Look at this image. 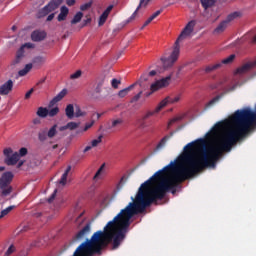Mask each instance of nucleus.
<instances>
[{
	"label": "nucleus",
	"instance_id": "f257e3e1",
	"mask_svg": "<svg viewBox=\"0 0 256 256\" xmlns=\"http://www.w3.org/2000/svg\"><path fill=\"white\" fill-rule=\"evenodd\" d=\"M255 125L256 112L251 108H243L236 110L229 120L220 121L214 125L211 131L216 135V141L213 145L207 148L203 138L188 143L180 156L140 185L135 198L131 197L132 202L109 221L104 230L94 233L101 244L107 247L112 243V249H119L129 233L131 219L135 215L145 213V209L151 207L155 201L165 199L169 191L175 195L177 187L183 181L195 177L207 167H215L223 153H229L233 145H237Z\"/></svg>",
	"mask_w": 256,
	"mask_h": 256
},
{
	"label": "nucleus",
	"instance_id": "f03ea898",
	"mask_svg": "<svg viewBox=\"0 0 256 256\" xmlns=\"http://www.w3.org/2000/svg\"><path fill=\"white\" fill-rule=\"evenodd\" d=\"M195 25H196L195 20H191L190 22H188L185 28L183 29V31L181 32V34L179 35V37L177 38L171 55L168 58H165V57L161 58L164 69H169V67H173L175 62L179 59V52H180L179 41H183L184 37H189V35L193 33V29H195Z\"/></svg>",
	"mask_w": 256,
	"mask_h": 256
},
{
	"label": "nucleus",
	"instance_id": "7ed1b4c3",
	"mask_svg": "<svg viewBox=\"0 0 256 256\" xmlns=\"http://www.w3.org/2000/svg\"><path fill=\"white\" fill-rule=\"evenodd\" d=\"M13 172H4L0 178V189L3 197H7L13 193V187L11 183H13Z\"/></svg>",
	"mask_w": 256,
	"mask_h": 256
},
{
	"label": "nucleus",
	"instance_id": "20e7f679",
	"mask_svg": "<svg viewBox=\"0 0 256 256\" xmlns=\"http://www.w3.org/2000/svg\"><path fill=\"white\" fill-rule=\"evenodd\" d=\"M63 4V0H51L46 6L38 11V18L42 19V17H47L49 13H53V11H57L59 6Z\"/></svg>",
	"mask_w": 256,
	"mask_h": 256
},
{
	"label": "nucleus",
	"instance_id": "39448f33",
	"mask_svg": "<svg viewBox=\"0 0 256 256\" xmlns=\"http://www.w3.org/2000/svg\"><path fill=\"white\" fill-rule=\"evenodd\" d=\"M5 159H4V163L8 166L11 165H17V163H19V153L15 152L13 153V149L11 148H5L3 150Z\"/></svg>",
	"mask_w": 256,
	"mask_h": 256
},
{
	"label": "nucleus",
	"instance_id": "423d86ee",
	"mask_svg": "<svg viewBox=\"0 0 256 256\" xmlns=\"http://www.w3.org/2000/svg\"><path fill=\"white\" fill-rule=\"evenodd\" d=\"M171 82V76H167L166 78H162L161 80L156 81L155 83L151 84L150 89L152 93L155 91H159L162 87H167Z\"/></svg>",
	"mask_w": 256,
	"mask_h": 256
},
{
	"label": "nucleus",
	"instance_id": "0eeeda50",
	"mask_svg": "<svg viewBox=\"0 0 256 256\" xmlns=\"http://www.w3.org/2000/svg\"><path fill=\"white\" fill-rule=\"evenodd\" d=\"M180 100H181V95H177L175 97L168 96L158 104V106L156 107V111H161V109H163V107H167L169 103L170 104L179 103Z\"/></svg>",
	"mask_w": 256,
	"mask_h": 256
},
{
	"label": "nucleus",
	"instance_id": "6e6552de",
	"mask_svg": "<svg viewBox=\"0 0 256 256\" xmlns=\"http://www.w3.org/2000/svg\"><path fill=\"white\" fill-rule=\"evenodd\" d=\"M90 233H91V224L88 223L75 235V240L83 241V239H86V237L89 236Z\"/></svg>",
	"mask_w": 256,
	"mask_h": 256
},
{
	"label": "nucleus",
	"instance_id": "1a4fd4ad",
	"mask_svg": "<svg viewBox=\"0 0 256 256\" xmlns=\"http://www.w3.org/2000/svg\"><path fill=\"white\" fill-rule=\"evenodd\" d=\"M13 80L9 79L0 86V95H9L13 91Z\"/></svg>",
	"mask_w": 256,
	"mask_h": 256
},
{
	"label": "nucleus",
	"instance_id": "9d476101",
	"mask_svg": "<svg viewBox=\"0 0 256 256\" xmlns=\"http://www.w3.org/2000/svg\"><path fill=\"white\" fill-rule=\"evenodd\" d=\"M47 38L46 31L35 30L31 34L32 41L39 43L40 41H44Z\"/></svg>",
	"mask_w": 256,
	"mask_h": 256
},
{
	"label": "nucleus",
	"instance_id": "9b49d317",
	"mask_svg": "<svg viewBox=\"0 0 256 256\" xmlns=\"http://www.w3.org/2000/svg\"><path fill=\"white\" fill-rule=\"evenodd\" d=\"M66 95L67 89L64 88L49 102V107H54L55 105H57V103H59V101H62Z\"/></svg>",
	"mask_w": 256,
	"mask_h": 256
},
{
	"label": "nucleus",
	"instance_id": "f8f14e48",
	"mask_svg": "<svg viewBox=\"0 0 256 256\" xmlns=\"http://www.w3.org/2000/svg\"><path fill=\"white\" fill-rule=\"evenodd\" d=\"M151 0H140V3L134 13L128 18L127 23H131V21H135V17H137V13L141 7H147Z\"/></svg>",
	"mask_w": 256,
	"mask_h": 256
},
{
	"label": "nucleus",
	"instance_id": "ddd939ff",
	"mask_svg": "<svg viewBox=\"0 0 256 256\" xmlns=\"http://www.w3.org/2000/svg\"><path fill=\"white\" fill-rule=\"evenodd\" d=\"M68 15H69V8H67V6H62L60 8V13L57 17V21H59L60 23L61 21H65Z\"/></svg>",
	"mask_w": 256,
	"mask_h": 256
},
{
	"label": "nucleus",
	"instance_id": "4468645a",
	"mask_svg": "<svg viewBox=\"0 0 256 256\" xmlns=\"http://www.w3.org/2000/svg\"><path fill=\"white\" fill-rule=\"evenodd\" d=\"M79 125L80 123H77V122H68L67 125L61 126L59 128V131H67V129H69L70 131H75V129H77Z\"/></svg>",
	"mask_w": 256,
	"mask_h": 256
},
{
	"label": "nucleus",
	"instance_id": "2eb2a0df",
	"mask_svg": "<svg viewBox=\"0 0 256 256\" xmlns=\"http://www.w3.org/2000/svg\"><path fill=\"white\" fill-rule=\"evenodd\" d=\"M135 85H137V83L131 84L127 88L120 90L118 92V97H120L121 99H123V97H127V95H129V92L135 88Z\"/></svg>",
	"mask_w": 256,
	"mask_h": 256
},
{
	"label": "nucleus",
	"instance_id": "dca6fc26",
	"mask_svg": "<svg viewBox=\"0 0 256 256\" xmlns=\"http://www.w3.org/2000/svg\"><path fill=\"white\" fill-rule=\"evenodd\" d=\"M123 123V119L122 118H118V119H113L111 121V124L108 123L106 129L107 131H111V129H115L116 127H120V125Z\"/></svg>",
	"mask_w": 256,
	"mask_h": 256
},
{
	"label": "nucleus",
	"instance_id": "f3484780",
	"mask_svg": "<svg viewBox=\"0 0 256 256\" xmlns=\"http://www.w3.org/2000/svg\"><path fill=\"white\" fill-rule=\"evenodd\" d=\"M69 173H71V166H67L65 172L62 174L61 179L59 180V184L63 187L67 185V177H69Z\"/></svg>",
	"mask_w": 256,
	"mask_h": 256
},
{
	"label": "nucleus",
	"instance_id": "a211bd4d",
	"mask_svg": "<svg viewBox=\"0 0 256 256\" xmlns=\"http://www.w3.org/2000/svg\"><path fill=\"white\" fill-rule=\"evenodd\" d=\"M229 26V24L223 20L222 22H220V24L215 28L214 30V34L215 35H220V33H223L225 31V29H227V27Z\"/></svg>",
	"mask_w": 256,
	"mask_h": 256
},
{
	"label": "nucleus",
	"instance_id": "6ab92c4d",
	"mask_svg": "<svg viewBox=\"0 0 256 256\" xmlns=\"http://www.w3.org/2000/svg\"><path fill=\"white\" fill-rule=\"evenodd\" d=\"M200 3L205 11L207 9H211V7H215L217 0H200Z\"/></svg>",
	"mask_w": 256,
	"mask_h": 256
},
{
	"label": "nucleus",
	"instance_id": "aec40b11",
	"mask_svg": "<svg viewBox=\"0 0 256 256\" xmlns=\"http://www.w3.org/2000/svg\"><path fill=\"white\" fill-rule=\"evenodd\" d=\"M161 13H163V10H157L154 14H152L143 24V26L141 27V29H143L144 27H147V25H149L152 21H154V19H157V17H159L161 15Z\"/></svg>",
	"mask_w": 256,
	"mask_h": 256
},
{
	"label": "nucleus",
	"instance_id": "412c9836",
	"mask_svg": "<svg viewBox=\"0 0 256 256\" xmlns=\"http://www.w3.org/2000/svg\"><path fill=\"white\" fill-rule=\"evenodd\" d=\"M65 113L68 119H73L75 117V108L73 107V104H68L66 106Z\"/></svg>",
	"mask_w": 256,
	"mask_h": 256
},
{
	"label": "nucleus",
	"instance_id": "4be33fe9",
	"mask_svg": "<svg viewBox=\"0 0 256 256\" xmlns=\"http://www.w3.org/2000/svg\"><path fill=\"white\" fill-rule=\"evenodd\" d=\"M25 57V49L21 46L18 51L16 52V58L14 60V63H21V59Z\"/></svg>",
	"mask_w": 256,
	"mask_h": 256
},
{
	"label": "nucleus",
	"instance_id": "5701e85b",
	"mask_svg": "<svg viewBox=\"0 0 256 256\" xmlns=\"http://www.w3.org/2000/svg\"><path fill=\"white\" fill-rule=\"evenodd\" d=\"M171 137H173V133L167 136H164L160 142L157 144L156 146V151H159L160 149H163V147H165V143H167V141H169V139H171Z\"/></svg>",
	"mask_w": 256,
	"mask_h": 256
},
{
	"label": "nucleus",
	"instance_id": "b1692460",
	"mask_svg": "<svg viewBox=\"0 0 256 256\" xmlns=\"http://www.w3.org/2000/svg\"><path fill=\"white\" fill-rule=\"evenodd\" d=\"M221 99H223V94L215 96L212 100H210L206 104V109H210V107H213V105H217V103H219V101H221Z\"/></svg>",
	"mask_w": 256,
	"mask_h": 256
},
{
	"label": "nucleus",
	"instance_id": "393cba45",
	"mask_svg": "<svg viewBox=\"0 0 256 256\" xmlns=\"http://www.w3.org/2000/svg\"><path fill=\"white\" fill-rule=\"evenodd\" d=\"M31 69H33V64L31 63L26 64L22 70L18 71L19 77H25V75H27V73H29Z\"/></svg>",
	"mask_w": 256,
	"mask_h": 256
},
{
	"label": "nucleus",
	"instance_id": "a878e982",
	"mask_svg": "<svg viewBox=\"0 0 256 256\" xmlns=\"http://www.w3.org/2000/svg\"><path fill=\"white\" fill-rule=\"evenodd\" d=\"M36 115H38V117H41L42 119H45V117L49 115V110L44 107H39L36 112Z\"/></svg>",
	"mask_w": 256,
	"mask_h": 256
},
{
	"label": "nucleus",
	"instance_id": "bb28decb",
	"mask_svg": "<svg viewBox=\"0 0 256 256\" xmlns=\"http://www.w3.org/2000/svg\"><path fill=\"white\" fill-rule=\"evenodd\" d=\"M217 69H221V63H216L213 65L206 66L204 71L205 73H212V71H217Z\"/></svg>",
	"mask_w": 256,
	"mask_h": 256
},
{
	"label": "nucleus",
	"instance_id": "cd10ccee",
	"mask_svg": "<svg viewBox=\"0 0 256 256\" xmlns=\"http://www.w3.org/2000/svg\"><path fill=\"white\" fill-rule=\"evenodd\" d=\"M235 54H231L230 56H228L227 58L223 59L221 62V67H223V65H231V63H233V61H235Z\"/></svg>",
	"mask_w": 256,
	"mask_h": 256
},
{
	"label": "nucleus",
	"instance_id": "c85d7f7f",
	"mask_svg": "<svg viewBox=\"0 0 256 256\" xmlns=\"http://www.w3.org/2000/svg\"><path fill=\"white\" fill-rule=\"evenodd\" d=\"M83 19V12H77L71 20V25H77Z\"/></svg>",
	"mask_w": 256,
	"mask_h": 256
},
{
	"label": "nucleus",
	"instance_id": "c756f323",
	"mask_svg": "<svg viewBox=\"0 0 256 256\" xmlns=\"http://www.w3.org/2000/svg\"><path fill=\"white\" fill-rule=\"evenodd\" d=\"M237 17H239V12H233L229 14L224 21L229 25V23H231V21H234V19H237Z\"/></svg>",
	"mask_w": 256,
	"mask_h": 256
},
{
	"label": "nucleus",
	"instance_id": "7c9ffc66",
	"mask_svg": "<svg viewBox=\"0 0 256 256\" xmlns=\"http://www.w3.org/2000/svg\"><path fill=\"white\" fill-rule=\"evenodd\" d=\"M49 139H53L57 135V124H54L47 132Z\"/></svg>",
	"mask_w": 256,
	"mask_h": 256
},
{
	"label": "nucleus",
	"instance_id": "2f4dec72",
	"mask_svg": "<svg viewBox=\"0 0 256 256\" xmlns=\"http://www.w3.org/2000/svg\"><path fill=\"white\" fill-rule=\"evenodd\" d=\"M45 61H47V58L43 57V56H36L33 59V63L35 65H43V63H45Z\"/></svg>",
	"mask_w": 256,
	"mask_h": 256
},
{
	"label": "nucleus",
	"instance_id": "473e14b6",
	"mask_svg": "<svg viewBox=\"0 0 256 256\" xmlns=\"http://www.w3.org/2000/svg\"><path fill=\"white\" fill-rule=\"evenodd\" d=\"M47 137H48L47 129L41 130V131L38 133V139H39V141H41V142L47 141Z\"/></svg>",
	"mask_w": 256,
	"mask_h": 256
},
{
	"label": "nucleus",
	"instance_id": "72a5a7b5",
	"mask_svg": "<svg viewBox=\"0 0 256 256\" xmlns=\"http://www.w3.org/2000/svg\"><path fill=\"white\" fill-rule=\"evenodd\" d=\"M103 83H105L104 79H100L96 82V87H95V93H101V89H103Z\"/></svg>",
	"mask_w": 256,
	"mask_h": 256
},
{
	"label": "nucleus",
	"instance_id": "f704fd0d",
	"mask_svg": "<svg viewBox=\"0 0 256 256\" xmlns=\"http://www.w3.org/2000/svg\"><path fill=\"white\" fill-rule=\"evenodd\" d=\"M104 169H105V163L102 164V165L100 166V168L97 170L96 174H95L94 177H93V180H94V181H97V179H100L101 173H103Z\"/></svg>",
	"mask_w": 256,
	"mask_h": 256
},
{
	"label": "nucleus",
	"instance_id": "c9c22d12",
	"mask_svg": "<svg viewBox=\"0 0 256 256\" xmlns=\"http://www.w3.org/2000/svg\"><path fill=\"white\" fill-rule=\"evenodd\" d=\"M12 209H15V206H9V207L5 208L4 210H2L1 214H0V219H3V217H5L6 215H9V213H11Z\"/></svg>",
	"mask_w": 256,
	"mask_h": 256
},
{
	"label": "nucleus",
	"instance_id": "e433bc0d",
	"mask_svg": "<svg viewBox=\"0 0 256 256\" xmlns=\"http://www.w3.org/2000/svg\"><path fill=\"white\" fill-rule=\"evenodd\" d=\"M59 113V107H54L48 110V117H55Z\"/></svg>",
	"mask_w": 256,
	"mask_h": 256
},
{
	"label": "nucleus",
	"instance_id": "4c0bfd02",
	"mask_svg": "<svg viewBox=\"0 0 256 256\" xmlns=\"http://www.w3.org/2000/svg\"><path fill=\"white\" fill-rule=\"evenodd\" d=\"M101 141H103V135L98 136L97 139H94L91 141V146L92 147H97L99 145V143H101Z\"/></svg>",
	"mask_w": 256,
	"mask_h": 256
},
{
	"label": "nucleus",
	"instance_id": "58836bf2",
	"mask_svg": "<svg viewBox=\"0 0 256 256\" xmlns=\"http://www.w3.org/2000/svg\"><path fill=\"white\" fill-rule=\"evenodd\" d=\"M107 16L106 14H101L100 18H99V22H98V25L99 27H102V25H105V22L107 21Z\"/></svg>",
	"mask_w": 256,
	"mask_h": 256
},
{
	"label": "nucleus",
	"instance_id": "ea45409f",
	"mask_svg": "<svg viewBox=\"0 0 256 256\" xmlns=\"http://www.w3.org/2000/svg\"><path fill=\"white\" fill-rule=\"evenodd\" d=\"M139 129H145L147 127V123L144 118H140L137 120Z\"/></svg>",
	"mask_w": 256,
	"mask_h": 256
},
{
	"label": "nucleus",
	"instance_id": "a19ab883",
	"mask_svg": "<svg viewBox=\"0 0 256 256\" xmlns=\"http://www.w3.org/2000/svg\"><path fill=\"white\" fill-rule=\"evenodd\" d=\"M155 113H159V111H157V108L154 111H150L147 112L142 119H144L145 121H147V119H149V117H153V115H155Z\"/></svg>",
	"mask_w": 256,
	"mask_h": 256
},
{
	"label": "nucleus",
	"instance_id": "79ce46f5",
	"mask_svg": "<svg viewBox=\"0 0 256 256\" xmlns=\"http://www.w3.org/2000/svg\"><path fill=\"white\" fill-rule=\"evenodd\" d=\"M155 113H159V111H157V108L154 111H150L147 112L142 119H144L145 121H147V119H149V117H153V115H155Z\"/></svg>",
	"mask_w": 256,
	"mask_h": 256
},
{
	"label": "nucleus",
	"instance_id": "37998d69",
	"mask_svg": "<svg viewBox=\"0 0 256 256\" xmlns=\"http://www.w3.org/2000/svg\"><path fill=\"white\" fill-rule=\"evenodd\" d=\"M142 95H143V91H140L138 94L132 97V99L130 100V103H137V101L141 99Z\"/></svg>",
	"mask_w": 256,
	"mask_h": 256
},
{
	"label": "nucleus",
	"instance_id": "c03bdc74",
	"mask_svg": "<svg viewBox=\"0 0 256 256\" xmlns=\"http://www.w3.org/2000/svg\"><path fill=\"white\" fill-rule=\"evenodd\" d=\"M111 85L113 89H119V85H121V81L114 78L111 81Z\"/></svg>",
	"mask_w": 256,
	"mask_h": 256
},
{
	"label": "nucleus",
	"instance_id": "a18cd8bd",
	"mask_svg": "<svg viewBox=\"0 0 256 256\" xmlns=\"http://www.w3.org/2000/svg\"><path fill=\"white\" fill-rule=\"evenodd\" d=\"M81 75H82L81 70H77L75 73L70 75V79H79V77H81Z\"/></svg>",
	"mask_w": 256,
	"mask_h": 256
},
{
	"label": "nucleus",
	"instance_id": "49530a36",
	"mask_svg": "<svg viewBox=\"0 0 256 256\" xmlns=\"http://www.w3.org/2000/svg\"><path fill=\"white\" fill-rule=\"evenodd\" d=\"M27 153H28L27 148H25V147L20 148L19 153H18L19 158L20 157H25V155H27Z\"/></svg>",
	"mask_w": 256,
	"mask_h": 256
},
{
	"label": "nucleus",
	"instance_id": "de8ad7c7",
	"mask_svg": "<svg viewBox=\"0 0 256 256\" xmlns=\"http://www.w3.org/2000/svg\"><path fill=\"white\" fill-rule=\"evenodd\" d=\"M12 253H15V246L14 245H10V247L7 249L5 256H9L12 255Z\"/></svg>",
	"mask_w": 256,
	"mask_h": 256
},
{
	"label": "nucleus",
	"instance_id": "09e8293b",
	"mask_svg": "<svg viewBox=\"0 0 256 256\" xmlns=\"http://www.w3.org/2000/svg\"><path fill=\"white\" fill-rule=\"evenodd\" d=\"M21 47H23V49H35V44L28 42L23 44Z\"/></svg>",
	"mask_w": 256,
	"mask_h": 256
},
{
	"label": "nucleus",
	"instance_id": "8fccbe9b",
	"mask_svg": "<svg viewBox=\"0 0 256 256\" xmlns=\"http://www.w3.org/2000/svg\"><path fill=\"white\" fill-rule=\"evenodd\" d=\"M87 9H91V2L85 3L80 6L81 11H87Z\"/></svg>",
	"mask_w": 256,
	"mask_h": 256
},
{
	"label": "nucleus",
	"instance_id": "3c124183",
	"mask_svg": "<svg viewBox=\"0 0 256 256\" xmlns=\"http://www.w3.org/2000/svg\"><path fill=\"white\" fill-rule=\"evenodd\" d=\"M93 125H95V120H92L91 122L86 123L84 127V131H89V129H91Z\"/></svg>",
	"mask_w": 256,
	"mask_h": 256
},
{
	"label": "nucleus",
	"instance_id": "603ef678",
	"mask_svg": "<svg viewBox=\"0 0 256 256\" xmlns=\"http://www.w3.org/2000/svg\"><path fill=\"white\" fill-rule=\"evenodd\" d=\"M55 197H57V189H55L51 196L48 198V203H53V201H55Z\"/></svg>",
	"mask_w": 256,
	"mask_h": 256
},
{
	"label": "nucleus",
	"instance_id": "864d4df0",
	"mask_svg": "<svg viewBox=\"0 0 256 256\" xmlns=\"http://www.w3.org/2000/svg\"><path fill=\"white\" fill-rule=\"evenodd\" d=\"M35 92V89L34 88H31L26 94H25V97L24 99H31V95H33V93Z\"/></svg>",
	"mask_w": 256,
	"mask_h": 256
},
{
	"label": "nucleus",
	"instance_id": "5fc2aeb1",
	"mask_svg": "<svg viewBox=\"0 0 256 256\" xmlns=\"http://www.w3.org/2000/svg\"><path fill=\"white\" fill-rule=\"evenodd\" d=\"M111 11H113V5H109L105 11L103 12L104 15L109 17V13H111Z\"/></svg>",
	"mask_w": 256,
	"mask_h": 256
},
{
	"label": "nucleus",
	"instance_id": "6e6d98bb",
	"mask_svg": "<svg viewBox=\"0 0 256 256\" xmlns=\"http://www.w3.org/2000/svg\"><path fill=\"white\" fill-rule=\"evenodd\" d=\"M75 117H83V112H81V109H77L74 113Z\"/></svg>",
	"mask_w": 256,
	"mask_h": 256
},
{
	"label": "nucleus",
	"instance_id": "4d7b16f0",
	"mask_svg": "<svg viewBox=\"0 0 256 256\" xmlns=\"http://www.w3.org/2000/svg\"><path fill=\"white\" fill-rule=\"evenodd\" d=\"M66 5H68V7H73V5H75V0H66Z\"/></svg>",
	"mask_w": 256,
	"mask_h": 256
},
{
	"label": "nucleus",
	"instance_id": "13d9d810",
	"mask_svg": "<svg viewBox=\"0 0 256 256\" xmlns=\"http://www.w3.org/2000/svg\"><path fill=\"white\" fill-rule=\"evenodd\" d=\"M88 23H91V18H87L86 20L83 21V24L81 25V29L85 27Z\"/></svg>",
	"mask_w": 256,
	"mask_h": 256
},
{
	"label": "nucleus",
	"instance_id": "bf43d9fd",
	"mask_svg": "<svg viewBox=\"0 0 256 256\" xmlns=\"http://www.w3.org/2000/svg\"><path fill=\"white\" fill-rule=\"evenodd\" d=\"M141 81H149V74H143L141 76Z\"/></svg>",
	"mask_w": 256,
	"mask_h": 256
},
{
	"label": "nucleus",
	"instance_id": "052dcab7",
	"mask_svg": "<svg viewBox=\"0 0 256 256\" xmlns=\"http://www.w3.org/2000/svg\"><path fill=\"white\" fill-rule=\"evenodd\" d=\"M53 19H55V13H51L50 15H48L46 21H53Z\"/></svg>",
	"mask_w": 256,
	"mask_h": 256
},
{
	"label": "nucleus",
	"instance_id": "680f3d73",
	"mask_svg": "<svg viewBox=\"0 0 256 256\" xmlns=\"http://www.w3.org/2000/svg\"><path fill=\"white\" fill-rule=\"evenodd\" d=\"M155 75H157V71L152 70L148 73V77H155Z\"/></svg>",
	"mask_w": 256,
	"mask_h": 256
},
{
	"label": "nucleus",
	"instance_id": "e2e57ef3",
	"mask_svg": "<svg viewBox=\"0 0 256 256\" xmlns=\"http://www.w3.org/2000/svg\"><path fill=\"white\" fill-rule=\"evenodd\" d=\"M91 149H93V146H86L83 150V153H87L88 151H91Z\"/></svg>",
	"mask_w": 256,
	"mask_h": 256
},
{
	"label": "nucleus",
	"instance_id": "0e129e2a",
	"mask_svg": "<svg viewBox=\"0 0 256 256\" xmlns=\"http://www.w3.org/2000/svg\"><path fill=\"white\" fill-rule=\"evenodd\" d=\"M33 123H34V125H39V123H41V120L39 118H35L33 120Z\"/></svg>",
	"mask_w": 256,
	"mask_h": 256
},
{
	"label": "nucleus",
	"instance_id": "69168bd1",
	"mask_svg": "<svg viewBox=\"0 0 256 256\" xmlns=\"http://www.w3.org/2000/svg\"><path fill=\"white\" fill-rule=\"evenodd\" d=\"M24 163H25V161H23V160L19 161L17 164V168L20 169V167H23Z\"/></svg>",
	"mask_w": 256,
	"mask_h": 256
},
{
	"label": "nucleus",
	"instance_id": "338daca9",
	"mask_svg": "<svg viewBox=\"0 0 256 256\" xmlns=\"http://www.w3.org/2000/svg\"><path fill=\"white\" fill-rule=\"evenodd\" d=\"M177 122V118H173L170 122L169 125H173V123Z\"/></svg>",
	"mask_w": 256,
	"mask_h": 256
},
{
	"label": "nucleus",
	"instance_id": "774afa93",
	"mask_svg": "<svg viewBox=\"0 0 256 256\" xmlns=\"http://www.w3.org/2000/svg\"><path fill=\"white\" fill-rule=\"evenodd\" d=\"M42 83H45V78H42L41 80H39L38 85H42Z\"/></svg>",
	"mask_w": 256,
	"mask_h": 256
}]
</instances>
